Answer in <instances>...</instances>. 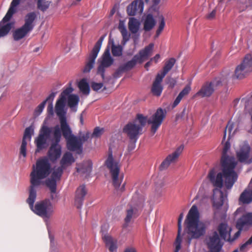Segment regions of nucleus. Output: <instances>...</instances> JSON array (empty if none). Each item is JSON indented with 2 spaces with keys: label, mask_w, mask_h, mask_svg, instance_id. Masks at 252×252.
<instances>
[{
  "label": "nucleus",
  "mask_w": 252,
  "mask_h": 252,
  "mask_svg": "<svg viewBox=\"0 0 252 252\" xmlns=\"http://www.w3.org/2000/svg\"><path fill=\"white\" fill-rule=\"evenodd\" d=\"M107 67L104 66L101 64H100L97 67V74L100 75L103 79H104L105 78L104 73L105 71V68Z\"/></svg>",
  "instance_id": "nucleus-50"
},
{
  "label": "nucleus",
  "mask_w": 252,
  "mask_h": 252,
  "mask_svg": "<svg viewBox=\"0 0 252 252\" xmlns=\"http://www.w3.org/2000/svg\"><path fill=\"white\" fill-rule=\"evenodd\" d=\"M163 77L157 74L151 87V92L154 95L159 96L163 90L161 82Z\"/></svg>",
  "instance_id": "nucleus-23"
},
{
  "label": "nucleus",
  "mask_w": 252,
  "mask_h": 252,
  "mask_svg": "<svg viewBox=\"0 0 252 252\" xmlns=\"http://www.w3.org/2000/svg\"><path fill=\"white\" fill-rule=\"evenodd\" d=\"M124 72H125V71L124 70L122 66H120L115 72L114 76L115 77H119V75Z\"/></svg>",
  "instance_id": "nucleus-60"
},
{
  "label": "nucleus",
  "mask_w": 252,
  "mask_h": 252,
  "mask_svg": "<svg viewBox=\"0 0 252 252\" xmlns=\"http://www.w3.org/2000/svg\"><path fill=\"white\" fill-rule=\"evenodd\" d=\"M230 147V143L226 141L223 148L220 160L222 172L217 174L215 169L213 168L208 174V179L215 187L220 189L222 187L223 176L225 178V186L227 189H231L237 180V174L234 171L237 163L233 157L229 156L227 154Z\"/></svg>",
  "instance_id": "nucleus-1"
},
{
  "label": "nucleus",
  "mask_w": 252,
  "mask_h": 252,
  "mask_svg": "<svg viewBox=\"0 0 252 252\" xmlns=\"http://www.w3.org/2000/svg\"><path fill=\"white\" fill-rule=\"evenodd\" d=\"M33 204L31 206L29 204L30 208L35 214L42 218H50L54 212L53 206L48 199L37 202L34 206Z\"/></svg>",
  "instance_id": "nucleus-11"
},
{
  "label": "nucleus",
  "mask_w": 252,
  "mask_h": 252,
  "mask_svg": "<svg viewBox=\"0 0 252 252\" xmlns=\"http://www.w3.org/2000/svg\"><path fill=\"white\" fill-rule=\"evenodd\" d=\"M135 143L136 142H135L134 141L133 142L131 143L128 145V150L129 151H131L134 149V148H135Z\"/></svg>",
  "instance_id": "nucleus-62"
},
{
  "label": "nucleus",
  "mask_w": 252,
  "mask_h": 252,
  "mask_svg": "<svg viewBox=\"0 0 252 252\" xmlns=\"http://www.w3.org/2000/svg\"><path fill=\"white\" fill-rule=\"evenodd\" d=\"M250 152V148L249 146L245 145L240 148L239 152H237V157L239 161L241 162L250 163L252 161H248Z\"/></svg>",
  "instance_id": "nucleus-26"
},
{
  "label": "nucleus",
  "mask_w": 252,
  "mask_h": 252,
  "mask_svg": "<svg viewBox=\"0 0 252 252\" xmlns=\"http://www.w3.org/2000/svg\"><path fill=\"white\" fill-rule=\"evenodd\" d=\"M191 91V87L190 85H187L183 89V90L179 93L175 100H174L172 107H175L181 101L182 99L185 96L187 95Z\"/></svg>",
  "instance_id": "nucleus-32"
},
{
  "label": "nucleus",
  "mask_w": 252,
  "mask_h": 252,
  "mask_svg": "<svg viewBox=\"0 0 252 252\" xmlns=\"http://www.w3.org/2000/svg\"><path fill=\"white\" fill-rule=\"evenodd\" d=\"M183 217H184V215H183V213H181L180 215H179V217L178 218V229H182V220H183Z\"/></svg>",
  "instance_id": "nucleus-59"
},
{
  "label": "nucleus",
  "mask_w": 252,
  "mask_h": 252,
  "mask_svg": "<svg viewBox=\"0 0 252 252\" xmlns=\"http://www.w3.org/2000/svg\"><path fill=\"white\" fill-rule=\"evenodd\" d=\"M52 130L53 138L52 143L48 152V157L52 162L56 161L59 158L62 154V147L59 144L62 138V129L58 125L53 127L43 125L40 129L38 136L34 140L36 146V152L45 149L47 147V140L50 137Z\"/></svg>",
  "instance_id": "nucleus-2"
},
{
  "label": "nucleus",
  "mask_w": 252,
  "mask_h": 252,
  "mask_svg": "<svg viewBox=\"0 0 252 252\" xmlns=\"http://www.w3.org/2000/svg\"><path fill=\"white\" fill-rule=\"evenodd\" d=\"M167 83L168 85V87L172 89L175 87L176 84V81L174 78H169L168 79Z\"/></svg>",
  "instance_id": "nucleus-55"
},
{
  "label": "nucleus",
  "mask_w": 252,
  "mask_h": 252,
  "mask_svg": "<svg viewBox=\"0 0 252 252\" xmlns=\"http://www.w3.org/2000/svg\"><path fill=\"white\" fill-rule=\"evenodd\" d=\"M51 172V166L46 158L38 160L36 167L30 174L29 195L27 200L28 204L32 206L36 197V189L42 184V180L47 177Z\"/></svg>",
  "instance_id": "nucleus-3"
},
{
  "label": "nucleus",
  "mask_w": 252,
  "mask_h": 252,
  "mask_svg": "<svg viewBox=\"0 0 252 252\" xmlns=\"http://www.w3.org/2000/svg\"><path fill=\"white\" fill-rule=\"evenodd\" d=\"M217 230L221 239L228 242V240H230V235L231 234L232 228L226 223H220L218 225Z\"/></svg>",
  "instance_id": "nucleus-24"
},
{
  "label": "nucleus",
  "mask_w": 252,
  "mask_h": 252,
  "mask_svg": "<svg viewBox=\"0 0 252 252\" xmlns=\"http://www.w3.org/2000/svg\"><path fill=\"white\" fill-rule=\"evenodd\" d=\"M147 117L138 114L133 121L127 124L123 129L131 140L136 142L140 135L142 134L143 127L146 125Z\"/></svg>",
  "instance_id": "nucleus-6"
},
{
  "label": "nucleus",
  "mask_w": 252,
  "mask_h": 252,
  "mask_svg": "<svg viewBox=\"0 0 252 252\" xmlns=\"http://www.w3.org/2000/svg\"><path fill=\"white\" fill-rule=\"evenodd\" d=\"M118 28H119V30H120V31L121 32V33L123 32V29L125 30V31H127L125 27V26H124V25L122 23H120L119 24Z\"/></svg>",
  "instance_id": "nucleus-63"
},
{
  "label": "nucleus",
  "mask_w": 252,
  "mask_h": 252,
  "mask_svg": "<svg viewBox=\"0 0 252 252\" xmlns=\"http://www.w3.org/2000/svg\"><path fill=\"white\" fill-rule=\"evenodd\" d=\"M72 87L66 88L60 94L59 98L56 101L55 111L59 118V121H62L66 119V112L65 110V106L66 102V98L73 92Z\"/></svg>",
  "instance_id": "nucleus-10"
},
{
  "label": "nucleus",
  "mask_w": 252,
  "mask_h": 252,
  "mask_svg": "<svg viewBox=\"0 0 252 252\" xmlns=\"http://www.w3.org/2000/svg\"><path fill=\"white\" fill-rule=\"evenodd\" d=\"M184 149V146H180L176 151L172 154L168 155L166 158L161 162L159 166V170L162 171L166 169L170 164L174 162L182 153Z\"/></svg>",
  "instance_id": "nucleus-16"
},
{
  "label": "nucleus",
  "mask_w": 252,
  "mask_h": 252,
  "mask_svg": "<svg viewBox=\"0 0 252 252\" xmlns=\"http://www.w3.org/2000/svg\"><path fill=\"white\" fill-rule=\"evenodd\" d=\"M51 2L49 1H44L43 0H38L37 1V8L42 12L46 11L49 7Z\"/></svg>",
  "instance_id": "nucleus-41"
},
{
  "label": "nucleus",
  "mask_w": 252,
  "mask_h": 252,
  "mask_svg": "<svg viewBox=\"0 0 252 252\" xmlns=\"http://www.w3.org/2000/svg\"><path fill=\"white\" fill-rule=\"evenodd\" d=\"M46 105L45 101L42 102L36 108L35 112L40 114L43 111Z\"/></svg>",
  "instance_id": "nucleus-53"
},
{
  "label": "nucleus",
  "mask_w": 252,
  "mask_h": 252,
  "mask_svg": "<svg viewBox=\"0 0 252 252\" xmlns=\"http://www.w3.org/2000/svg\"><path fill=\"white\" fill-rule=\"evenodd\" d=\"M233 128V125L232 123L229 122L227 125L226 126L225 130L224 131V135H223V140H224L226 138V129H228L229 133H230L231 131Z\"/></svg>",
  "instance_id": "nucleus-54"
},
{
  "label": "nucleus",
  "mask_w": 252,
  "mask_h": 252,
  "mask_svg": "<svg viewBox=\"0 0 252 252\" xmlns=\"http://www.w3.org/2000/svg\"><path fill=\"white\" fill-rule=\"evenodd\" d=\"M245 60H248L250 63H252V54H248L245 56Z\"/></svg>",
  "instance_id": "nucleus-61"
},
{
  "label": "nucleus",
  "mask_w": 252,
  "mask_h": 252,
  "mask_svg": "<svg viewBox=\"0 0 252 252\" xmlns=\"http://www.w3.org/2000/svg\"><path fill=\"white\" fill-rule=\"evenodd\" d=\"M78 88L80 91L84 94L88 95L90 93V89L86 79H82L78 83Z\"/></svg>",
  "instance_id": "nucleus-35"
},
{
  "label": "nucleus",
  "mask_w": 252,
  "mask_h": 252,
  "mask_svg": "<svg viewBox=\"0 0 252 252\" xmlns=\"http://www.w3.org/2000/svg\"><path fill=\"white\" fill-rule=\"evenodd\" d=\"M139 26L140 23L136 19L131 18L129 19L128 23V27L129 30L131 33H137L139 30Z\"/></svg>",
  "instance_id": "nucleus-34"
},
{
  "label": "nucleus",
  "mask_w": 252,
  "mask_h": 252,
  "mask_svg": "<svg viewBox=\"0 0 252 252\" xmlns=\"http://www.w3.org/2000/svg\"><path fill=\"white\" fill-rule=\"evenodd\" d=\"M137 63H139V61L137 59V57L134 55L130 61L121 66L125 72L131 69L135 66Z\"/></svg>",
  "instance_id": "nucleus-36"
},
{
  "label": "nucleus",
  "mask_w": 252,
  "mask_h": 252,
  "mask_svg": "<svg viewBox=\"0 0 252 252\" xmlns=\"http://www.w3.org/2000/svg\"><path fill=\"white\" fill-rule=\"evenodd\" d=\"M156 21L151 14H148L144 22L143 29L146 32L151 31L155 27Z\"/></svg>",
  "instance_id": "nucleus-31"
},
{
  "label": "nucleus",
  "mask_w": 252,
  "mask_h": 252,
  "mask_svg": "<svg viewBox=\"0 0 252 252\" xmlns=\"http://www.w3.org/2000/svg\"><path fill=\"white\" fill-rule=\"evenodd\" d=\"M79 101V98L78 95L75 94H71L67 97V104L70 108L77 106Z\"/></svg>",
  "instance_id": "nucleus-39"
},
{
  "label": "nucleus",
  "mask_w": 252,
  "mask_h": 252,
  "mask_svg": "<svg viewBox=\"0 0 252 252\" xmlns=\"http://www.w3.org/2000/svg\"><path fill=\"white\" fill-rule=\"evenodd\" d=\"M223 192L220 191V200L219 201H214L213 206L217 209H219L223 204Z\"/></svg>",
  "instance_id": "nucleus-47"
},
{
  "label": "nucleus",
  "mask_w": 252,
  "mask_h": 252,
  "mask_svg": "<svg viewBox=\"0 0 252 252\" xmlns=\"http://www.w3.org/2000/svg\"><path fill=\"white\" fill-rule=\"evenodd\" d=\"M181 230H182V229H180V231H179V229H178V234H177V237L176 239V241H175L176 248H175V252H179V251L181 249V242H182V239L180 236V234H181Z\"/></svg>",
  "instance_id": "nucleus-43"
},
{
  "label": "nucleus",
  "mask_w": 252,
  "mask_h": 252,
  "mask_svg": "<svg viewBox=\"0 0 252 252\" xmlns=\"http://www.w3.org/2000/svg\"><path fill=\"white\" fill-rule=\"evenodd\" d=\"M92 89L94 91H98L103 87L102 83L93 82L91 85Z\"/></svg>",
  "instance_id": "nucleus-51"
},
{
  "label": "nucleus",
  "mask_w": 252,
  "mask_h": 252,
  "mask_svg": "<svg viewBox=\"0 0 252 252\" xmlns=\"http://www.w3.org/2000/svg\"><path fill=\"white\" fill-rule=\"evenodd\" d=\"M87 193V190L85 185L80 186L77 189L75 197V205L78 209L81 208Z\"/></svg>",
  "instance_id": "nucleus-21"
},
{
  "label": "nucleus",
  "mask_w": 252,
  "mask_h": 252,
  "mask_svg": "<svg viewBox=\"0 0 252 252\" xmlns=\"http://www.w3.org/2000/svg\"><path fill=\"white\" fill-rule=\"evenodd\" d=\"M185 223L187 232L190 237V239H198L206 233V224L199 221V213L195 205H192L189 210Z\"/></svg>",
  "instance_id": "nucleus-4"
},
{
  "label": "nucleus",
  "mask_w": 252,
  "mask_h": 252,
  "mask_svg": "<svg viewBox=\"0 0 252 252\" xmlns=\"http://www.w3.org/2000/svg\"><path fill=\"white\" fill-rule=\"evenodd\" d=\"M221 83L220 80H214L211 82L206 83L197 93L196 95L202 97L210 96L214 91V86L220 85Z\"/></svg>",
  "instance_id": "nucleus-18"
},
{
  "label": "nucleus",
  "mask_w": 252,
  "mask_h": 252,
  "mask_svg": "<svg viewBox=\"0 0 252 252\" xmlns=\"http://www.w3.org/2000/svg\"><path fill=\"white\" fill-rule=\"evenodd\" d=\"M216 14V9H215L213 10V11L211 13L207 14L206 16V19H207L208 20H213L215 18Z\"/></svg>",
  "instance_id": "nucleus-56"
},
{
  "label": "nucleus",
  "mask_w": 252,
  "mask_h": 252,
  "mask_svg": "<svg viewBox=\"0 0 252 252\" xmlns=\"http://www.w3.org/2000/svg\"><path fill=\"white\" fill-rule=\"evenodd\" d=\"M75 162V159L73 155L70 152L65 153L61 160H60V166L63 169H65L67 167L71 165Z\"/></svg>",
  "instance_id": "nucleus-27"
},
{
  "label": "nucleus",
  "mask_w": 252,
  "mask_h": 252,
  "mask_svg": "<svg viewBox=\"0 0 252 252\" xmlns=\"http://www.w3.org/2000/svg\"><path fill=\"white\" fill-rule=\"evenodd\" d=\"M144 203V199L142 197L138 198L137 195L133 196L130 208L126 210L125 219L126 223H128L133 217L136 218L138 216L137 212L143 207Z\"/></svg>",
  "instance_id": "nucleus-12"
},
{
  "label": "nucleus",
  "mask_w": 252,
  "mask_h": 252,
  "mask_svg": "<svg viewBox=\"0 0 252 252\" xmlns=\"http://www.w3.org/2000/svg\"><path fill=\"white\" fill-rule=\"evenodd\" d=\"M76 171L82 174H86L89 176L92 170V162L91 160L84 161L82 163L77 164Z\"/></svg>",
  "instance_id": "nucleus-25"
},
{
  "label": "nucleus",
  "mask_w": 252,
  "mask_h": 252,
  "mask_svg": "<svg viewBox=\"0 0 252 252\" xmlns=\"http://www.w3.org/2000/svg\"><path fill=\"white\" fill-rule=\"evenodd\" d=\"M32 129L30 127L26 128L22 140H26L28 139L29 141H31L32 138Z\"/></svg>",
  "instance_id": "nucleus-48"
},
{
  "label": "nucleus",
  "mask_w": 252,
  "mask_h": 252,
  "mask_svg": "<svg viewBox=\"0 0 252 252\" xmlns=\"http://www.w3.org/2000/svg\"><path fill=\"white\" fill-rule=\"evenodd\" d=\"M63 170L64 169L62 167L60 166L58 167L52 172L50 178L57 181H60L63 173Z\"/></svg>",
  "instance_id": "nucleus-42"
},
{
  "label": "nucleus",
  "mask_w": 252,
  "mask_h": 252,
  "mask_svg": "<svg viewBox=\"0 0 252 252\" xmlns=\"http://www.w3.org/2000/svg\"><path fill=\"white\" fill-rule=\"evenodd\" d=\"M55 96V94L54 93H52L46 98V99L45 100H44V101H45V103H46V102L48 101L50 102V103H51V102L52 103Z\"/></svg>",
  "instance_id": "nucleus-58"
},
{
  "label": "nucleus",
  "mask_w": 252,
  "mask_h": 252,
  "mask_svg": "<svg viewBox=\"0 0 252 252\" xmlns=\"http://www.w3.org/2000/svg\"><path fill=\"white\" fill-rule=\"evenodd\" d=\"M106 35L101 36L95 44L93 50L89 54L87 62L84 68L83 72L84 73L89 72L93 68L95 63V60L99 53L102 42Z\"/></svg>",
  "instance_id": "nucleus-13"
},
{
  "label": "nucleus",
  "mask_w": 252,
  "mask_h": 252,
  "mask_svg": "<svg viewBox=\"0 0 252 252\" xmlns=\"http://www.w3.org/2000/svg\"><path fill=\"white\" fill-rule=\"evenodd\" d=\"M105 165L110 170L114 187L116 189H118L122 182L123 176L119 177L120 167L118 162L114 161L112 152H109L108 157L105 161Z\"/></svg>",
  "instance_id": "nucleus-9"
},
{
  "label": "nucleus",
  "mask_w": 252,
  "mask_h": 252,
  "mask_svg": "<svg viewBox=\"0 0 252 252\" xmlns=\"http://www.w3.org/2000/svg\"><path fill=\"white\" fill-rule=\"evenodd\" d=\"M57 181L51 178L46 180L45 184L49 188L51 193H55L57 190Z\"/></svg>",
  "instance_id": "nucleus-37"
},
{
  "label": "nucleus",
  "mask_w": 252,
  "mask_h": 252,
  "mask_svg": "<svg viewBox=\"0 0 252 252\" xmlns=\"http://www.w3.org/2000/svg\"><path fill=\"white\" fill-rule=\"evenodd\" d=\"M62 135L66 142V147L70 151H76L80 154L82 152L83 143L90 137L89 132L77 137L72 133L71 128L67 122L66 119L60 121Z\"/></svg>",
  "instance_id": "nucleus-5"
},
{
  "label": "nucleus",
  "mask_w": 252,
  "mask_h": 252,
  "mask_svg": "<svg viewBox=\"0 0 252 252\" xmlns=\"http://www.w3.org/2000/svg\"><path fill=\"white\" fill-rule=\"evenodd\" d=\"M207 244L211 252H219L223 245L217 231H214L212 235L208 238Z\"/></svg>",
  "instance_id": "nucleus-15"
},
{
  "label": "nucleus",
  "mask_w": 252,
  "mask_h": 252,
  "mask_svg": "<svg viewBox=\"0 0 252 252\" xmlns=\"http://www.w3.org/2000/svg\"><path fill=\"white\" fill-rule=\"evenodd\" d=\"M103 128H100L99 127H96L94 128V131L92 133V136L95 137H100L103 133Z\"/></svg>",
  "instance_id": "nucleus-49"
},
{
  "label": "nucleus",
  "mask_w": 252,
  "mask_h": 252,
  "mask_svg": "<svg viewBox=\"0 0 252 252\" xmlns=\"http://www.w3.org/2000/svg\"><path fill=\"white\" fill-rule=\"evenodd\" d=\"M123 36L122 43L125 45L129 39V35L128 34L127 31L123 29V32L121 33Z\"/></svg>",
  "instance_id": "nucleus-52"
},
{
  "label": "nucleus",
  "mask_w": 252,
  "mask_h": 252,
  "mask_svg": "<svg viewBox=\"0 0 252 252\" xmlns=\"http://www.w3.org/2000/svg\"><path fill=\"white\" fill-rule=\"evenodd\" d=\"M124 252H136V251L133 247H128L125 249Z\"/></svg>",
  "instance_id": "nucleus-64"
},
{
  "label": "nucleus",
  "mask_w": 252,
  "mask_h": 252,
  "mask_svg": "<svg viewBox=\"0 0 252 252\" xmlns=\"http://www.w3.org/2000/svg\"><path fill=\"white\" fill-rule=\"evenodd\" d=\"M20 2V0H12L6 15L0 22V38L6 36L12 29V23L8 22L16 13V7Z\"/></svg>",
  "instance_id": "nucleus-8"
},
{
  "label": "nucleus",
  "mask_w": 252,
  "mask_h": 252,
  "mask_svg": "<svg viewBox=\"0 0 252 252\" xmlns=\"http://www.w3.org/2000/svg\"><path fill=\"white\" fill-rule=\"evenodd\" d=\"M144 2L143 0H135L127 7V13L128 15L134 16L137 14H141L143 11Z\"/></svg>",
  "instance_id": "nucleus-19"
},
{
  "label": "nucleus",
  "mask_w": 252,
  "mask_h": 252,
  "mask_svg": "<svg viewBox=\"0 0 252 252\" xmlns=\"http://www.w3.org/2000/svg\"><path fill=\"white\" fill-rule=\"evenodd\" d=\"M113 61V59L110 55L109 49L107 48L103 55L102 60L100 64L108 67L112 64Z\"/></svg>",
  "instance_id": "nucleus-33"
},
{
  "label": "nucleus",
  "mask_w": 252,
  "mask_h": 252,
  "mask_svg": "<svg viewBox=\"0 0 252 252\" xmlns=\"http://www.w3.org/2000/svg\"><path fill=\"white\" fill-rule=\"evenodd\" d=\"M36 18L37 15L35 12L28 13L24 17V25L16 29L13 32L14 40L18 41L28 35L33 30Z\"/></svg>",
  "instance_id": "nucleus-7"
},
{
  "label": "nucleus",
  "mask_w": 252,
  "mask_h": 252,
  "mask_svg": "<svg viewBox=\"0 0 252 252\" xmlns=\"http://www.w3.org/2000/svg\"><path fill=\"white\" fill-rule=\"evenodd\" d=\"M238 226L244 228L245 226H250L252 224V213H248L243 215L237 222Z\"/></svg>",
  "instance_id": "nucleus-29"
},
{
  "label": "nucleus",
  "mask_w": 252,
  "mask_h": 252,
  "mask_svg": "<svg viewBox=\"0 0 252 252\" xmlns=\"http://www.w3.org/2000/svg\"><path fill=\"white\" fill-rule=\"evenodd\" d=\"M27 142L26 140H22L20 149V154L26 158L27 156Z\"/></svg>",
  "instance_id": "nucleus-45"
},
{
  "label": "nucleus",
  "mask_w": 252,
  "mask_h": 252,
  "mask_svg": "<svg viewBox=\"0 0 252 252\" xmlns=\"http://www.w3.org/2000/svg\"><path fill=\"white\" fill-rule=\"evenodd\" d=\"M154 45L153 43H150L148 46H146L143 49L141 50L138 54L135 55L137 57L139 63H142L145 60L148 59L149 57L151 56Z\"/></svg>",
  "instance_id": "nucleus-22"
},
{
  "label": "nucleus",
  "mask_w": 252,
  "mask_h": 252,
  "mask_svg": "<svg viewBox=\"0 0 252 252\" xmlns=\"http://www.w3.org/2000/svg\"><path fill=\"white\" fill-rule=\"evenodd\" d=\"M47 112L49 115L53 116L54 114L53 106L52 103H50L47 107Z\"/></svg>",
  "instance_id": "nucleus-57"
},
{
  "label": "nucleus",
  "mask_w": 252,
  "mask_h": 252,
  "mask_svg": "<svg viewBox=\"0 0 252 252\" xmlns=\"http://www.w3.org/2000/svg\"><path fill=\"white\" fill-rule=\"evenodd\" d=\"M239 201L243 204H249L252 202V189H246L241 194Z\"/></svg>",
  "instance_id": "nucleus-28"
},
{
  "label": "nucleus",
  "mask_w": 252,
  "mask_h": 252,
  "mask_svg": "<svg viewBox=\"0 0 252 252\" xmlns=\"http://www.w3.org/2000/svg\"><path fill=\"white\" fill-rule=\"evenodd\" d=\"M102 239L104 242L105 246L108 248L111 252H113L116 251L117 247V240L114 239L110 235L107 234L106 232V231L103 230V227L101 228Z\"/></svg>",
  "instance_id": "nucleus-20"
},
{
  "label": "nucleus",
  "mask_w": 252,
  "mask_h": 252,
  "mask_svg": "<svg viewBox=\"0 0 252 252\" xmlns=\"http://www.w3.org/2000/svg\"><path fill=\"white\" fill-rule=\"evenodd\" d=\"M176 63V60L171 58L169 59L165 63V64L163 67L162 70L160 73H158L157 74L159 75L162 77H164L168 73V72L172 69Z\"/></svg>",
  "instance_id": "nucleus-30"
},
{
  "label": "nucleus",
  "mask_w": 252,
  "mask_h": 252,
  "mask_svg": "<svg viewBox=\"0 0 252 252\" xmlns=\"http://www.w3.org/2000/svg\"><path fill=\"white\" fill-rule=\"evenodd\" d=\"M236 227L238 229L237 232H236L234 235L231 237V235H230V240H228L229 242H233L235 241L237 239H238L241 235L242 230L244 229L241 227L238 226V225L236 224Z\"/></svg>",
  "instance_id": "nucleus-46"
},
{
  "label": "nucleus",
  "mask_w": 252,
  "mask_h": 252,
  "mask_svg": "<svg viewBox=\"0 0 252 252\" xmlns=\"http://www.w3.org/2000/svg\"><path fill=\"white\" fill-rule=\"evenodd\" d=\"M123 48L121 45H115L113 42L111 47V52L114 57H120L123 54Z\"/></svg>",
  "instance_id": "nucleus-40"
},
{
  "label": "nucleus",
  "mask_w": 252,
  "mask_h": 252,
  "mask_svg": "<svg viewBox=\"0 0 252 252\" xmlns=\"http://www.w3.org/2000/svg\"><path fill=\"white\" fill-rule=\"evenodd\" d=\"M252 71V63H250L248 60L246 61L245 57L242 63L236 67L235 76L238 79H242L245 77L248 72Z\"/></svg>",
  "instance_id": "nucleus-17"
},
{
  "label": "nucleus",
  "mask_w": 252,
  "mask_h": 252,
  "mask_svg": "<svg viewBox=\"0 0 252 252\" xmlns=\"http://www.w3.org/2000/svg\"><path fill=\"white\" fill-rule=\"evenodd\" d=\"M166 111L159 108L157 109L156 113L149 119L147 123L151 125V132L155 134L158 129L161 125L163 120L166 117Z\"/></svg>",
  "instance_id": "nucleus-14"
},
{
  "label": "nucleus",
  "mask_w": 252,
  "mask_h": 252,
  "mask_svg": "<svg viewBox=\"0 0 252 252\" xmlns=\"http://www.w3.org/2000/svg\"><path fill=\"white\" fill-rule=\"evenodd\" d=\"M159 18L160 19V22L159 23L158 28L156 31V35L157 36H158L160 34V33L163 30L165 25L164 18L163 17V16H160L159 17Z\"/></svg>",
  "instance_id": "nucleus-44"
},
{
  "label": "nucleus",
  "mask_w": 252,
  "mask_h": 252,
  "mask_svg": "<svg viewBox=\"0 0 252 252\" xmlns=\"http://www.w3.org/2000/svg\"><path fill=\"white\" fill-rule=\"evenodd\" d=\"M238 7L240 11H244L249 7H252V0H238Z\"/></svg>",
  "instance_id": "nucleus-38"
}]
</instances>
